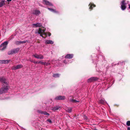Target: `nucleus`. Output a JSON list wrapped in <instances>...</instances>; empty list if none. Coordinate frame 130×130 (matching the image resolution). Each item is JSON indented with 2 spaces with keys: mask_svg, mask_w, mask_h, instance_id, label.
Returning <instances> with one entry per match:
<instances>
[{
  "mask_svg": "<svg viewBox=\"0 0 130 130\" xmlns=\"http://www.w3.org/2000/svg\"><path fill=\"white\" fill-rule=\"evenodd\" d=\"M8 85H6L5 87L4 86V87H2L0 89V94L7 92L8 90Z\"/></svg>",
  "mask_w": 130,
  "mask_h": 130,
  "instance_id": "obj_1",
  "label": "nucleus"
},
{
  "mask_svg": "<svg viewBox=\"0 0 130 130\" xmlns=\"http://www.w3.org/2000/svg\"><path fill=\"white\" fill-rule=\"evenodd\" d=\"M35 33L36 34L38 33L40 34V36L43 38H45L43 36V35H46V34L45 33V31L42 30L40 28H39L38 30H36L35 32Z\"/></svg>",
  "mask_w": 130,
  "mask_h": 130,
  "instance_id": "obj_2",
  "label": "nucleus"
},
{
  "mask_svg": "<svg viewBox=\"0 0 130 130\" xmlns=\"http://www.w3.org/2000/svg\"><path fill=\"white\" fill-rule=\"evenodd\" d=\"M8 43V42L7 41H5L0 46V48L2 47L1 50H3L5 49Z\"/></svg>",
  "mask_w": 130,
  "mask_h": 130,
  "instance_id": "obj_3",
  "label": "nucleus"
},
{
  "mask_svg": "<svg viewBox=\"0 0 130 130\" xmlns=\"http://www.w3.org/2000/svg\"><path fill=\"white\" fill-rule=\"evenodd\" d=\"M33 56L38 59H42L44 58L43 56L41 54H35L33 55Z\"/></svg>",
  "mask_w": 130,
  "mask_h": 130,
  "instance_id": "obj_4",
  "label": "nucleus"
},
{
  "mask_svg": "<svg viewBox=\"0 0 130 130\" xmlns=\"http://www.w3.org/2000/svg\"><path fill=\"white\" fill-rule=\"evenodd\" d=\"M125 0L122 1L121 3V8L123 10H124L126 8V6H125L126 3H125Z\"/></svg>",
  "mask_w": 130,
  "mask_h": 130,
  "instance_id": "obj_5",
  "label": "nucleus"
},
{
  "mask_svg": "<svg viewBox=\"0 0 130 130\" xmlns=\"http://www.w3.org/2000/svg\"><path fill=\"white\" fill-rule=\"evenodd\" d=\"M23 67V65L21 64L18 65L16 66H14L11 67V69L12 70H15L22 68Z\"/></svg>",
  "mask_w": 130,
  "mask_h": 130,
  "instance_id": "obj_6",
  "label": "nucleus"
},
{
  "mask_svg": "<svg viewBox=\"0 0 130 130\" xmlns=\"http://www.w3.org/2000/svg\"><path fill=\"white\" fill-rule=\"evenodd\" d=\"M2 82L5 84L6 85H8V83L7 81L5 78L3 77H0V82Z\"/></svg>",
  "mask_w": 130,
  "mask_h": 130,
  "instance_id": "obj_7",
  "label": "nucleus"
},
{
  "mask_svg": "<svg viewBox=\"0 0 130 130\" xmlns=\"http://www.w3.org/2000/svg\"><path fill=\"white\" fill-rule=\"evenodd\" d=\"M98 79V78L96 77H91L88 79L87 82H92L95 81Z\"/></svg>",
  "mask_w": 130,
  "mask_h": 130,
  "instance_id": "obj_8",
  "label": "nucleus"
},
{
  "mask_svg": "<svg viewBox=\"0 0 130 130\" xmlns=\"http://www.w3.org/2000/svg\"><path fill=\"white\" fill-rule=\"evenodd\" d=\"M40 13V12L39 10L35 9L33 10L32 13L36 15H38Z\"/></svg>",
  "mask_w": 130,
  "mask_h": 130,
  "instance_id": "obj_9",
  "label": "nucleus"
},
{
  "mask_svg": "<svg viewBox=\"0 0 130 130\" xmlns=\"http://www.w3.org/2000/svg\"><path fill=\"white\" fill-rule=\"evenodd\" d=\"M66 97L64 96L60 95L56 97L55 99L56 100H63L65 99Z\"/></svg>",
  "mask_w": 130,
  "mask_h": 130,
  "instance_id": "obj_10",
  "label": "nucleus"
},
{
  "mask_svg": "<svg viewBox=\"0 0 130 130\" xmlns=\"http://www.w3.org/2000/svg\"><path fill=\"white\" fill-rule=\"evenodd\" d=\"M43 3L45 5L51 6H53V4L48 1L46 0H43Z\"/></svg>",
  "mask_w": 130,
  "mask_h": 130,
  "instance_id": "obj_11",
  "label": "nucleus"
},
{
  "mask_svg": "<svg viewBox=\"0 0 130 130\" xmlns=\"http://www.w3.org/2000/svg\"><path fill=\"white\" fill-rule=\"evenodd\" d=\"M34 27H40L42 26V24L40 23H37L36 24H34L32 25Z\"/></svg>",
  "mask_w": 130,
  "mask_h": 130,
  "instance_id": "obj_12",
  "label": "nucleus"
},
{
  "mask_svg": "<svg viewBox=\"0 0 130 130\" xmlns=\"http://www.w3.org/2000/svg\"><path fill=\"white\" fill-rule=\"evenodd\" d=\"M38 112L39 113L43 114L45 115L49 116L50 115L49 113L45 111H42L40 110H39L38 111Z\"/></svg>",
  "mask_w": 130,
  "mask_h": 130,
  "instance_id": "obj_13",
  "label": "nucleus"
},
{
  "mask_svg": "<svg viewBox=\"0 0 130 130\" xmlns=\"http://www.w3.org/2000/svg\"><path fill=\"white\" fill-rule=\"evenodd\" d=\"M73 56V54H67L65 56V58L71 59L72 58Z\"/></svg>",
  "mask_w": 130,
  "mask_h": 130,
  "instance_id": "obj_14",
  "label": "nucleus"
},
{
  "mask_svg": "<svg viewBox=\"0 0 130 130\" xmlns=\"http://www.w3.org/2000/svg\"><path fill=\"white\" fill-rule=\"evenodd\" d=\"M60 107L59 106H55L52 107L51 108V110L55 111L56 110H58L59 108H60Z\"/></svg>",
  "mask_w": 130,
  "mask_h": 130,
  "instance_id": "obj_15",
  "label": "nucleus"
},
{
  "mask_svg": "<svg viewBox=\"0 0 130 130\" xmlns=\"http://www.w3.org/2000/svg\"><path fill=\"white\" fill-rule=\"evenodd\" d=\"M5 4V1L2 0L0 2V7H1Z\"/></svg>",
  "mask_w": 130,
  "mask_h": 130,
  "instance_id": "obj_16",
  "label": "nucleus"
},
{
  "mask_svg": "<svg viewBox=\"0 0 130 130\" xmlns=\"http://www.w3.org/2000/svg\"><path fill=\"white\" fill-rule=\"evenodd\" d=\"M70 102L73 103H77L79 102V100H76L73 99H71L70 100Z\"/></svg>",
  "mask_w": 130,
  "mask_h": 130,
  "instance_id": "obj_17",
  "label": "nucleus"
},
{
  "mask_svg": "<svg viewBox=\"0 0 130 130\" xmlns=\"http://www.w3.org/2000/svg\"><path fill=\"white\" fill-rule=\"evenodd\" d=\"M54 42L52 40H47L45 42L46 44H53Z\"/></svg>",
  "mask_w": 130,
  "mask_h": 130,
  "instance_id": "obj_18",
  "label": "nucleus"
},
{
  "mask_svg": "<svg viewBox=\"0 0 130 130\" xmlns=\"http://www.w3.org/2000/svg\"><path fill=\"white\" fill-rule=\"evenodd\" d=\"M12 50L13 51V53L14 54L18 52L19 51L20 49L19 48H17Z\"/></svg>",
  "mask_w": 130,
  "mask_h": 130,
  "instance_id": "obj_19",
  "label": "nucleus"
},
{
  "mask_svg": "<svg viewBox=\"0 0 130 130\" xmlns=\"http://www.w3.org/2000/svg\"><path fill=\"white\" fill-rule=\"evenodd\" d=\"M66 110L69 112H71L72 111V109L71 108L68 107L66 108Z\"/></svg>",
  "mask_w": 130,
  "mask_h": 130,
  "instance_id": "obj_20",
  "label": "nucleus"
},
{
  "mask_svg": "<svg viewBox=\"0 0 130 130\" xmlns=\"http://www.w3.org/2000/svg\"><path fill=\"white\" fill-rule=\"evenodd\" d=\"M48 10L51 11L52 12H53L55 13H58V12L57 11H56L55 10L51 8H48Z\"/></svg>",
  "mask_w": 130,
  "mask_h": 130,
  "instance_id": "obj_21",
  "label": "nucleus"
},
{
  "mask_svg": "<svg viewBox=\"0 0 130 130\" xmlns=\"http://www.w3.org/2000/svg\"><path fill=\"white\" fill-rule=\"evenodd\" d=\"M60 74H53V76L55 78L59 77V76Z\"/></svg>",
  "mask_w": 130,
  "mask_h": 130,
  "instance_id": "obj_22",
  "label": "nucleus"
},
{
  "mask_svg": "<svg viewBox=\"0 0 130 130\" xmlns=\"http://www.w3.org/2000/svg\"><path fill=\"white\" fill-rule=\"evenodd\" d=\"M8 54L9 55H11L14 53L13 50L9 51L8 53Z\"/></svg>",
  "mask_w": 130,
  "mask_h": 130,
  "instance_id": "obj_23",
  "label": "nucleus"
},
{
  "mask_svg": "<svg viewBox=\"0 0 130 130\" xmlns=\"http://www.w3.org/2000/svg\"><path fill=\"white\" fill-rule=\"evenodd\" d=\"M99 102L100 103L102 104H104L105 102V101L102 99H101L99 101Z\"/></svg>",
  "mask_w": 130,
  "mask_h": 130,
  "instance_id": "obj_24",
  "label": "nucleus"
},
{
  "mask_svg": "<svg viewBox=\"0 0 130 130\" xmlns=\"http://www.w3.org/2000/svg\"><path fill=\"white\" fill-rule=\"evenodd\" d=\"M10 61V60H4V63H8Z\"/></svg>",
  "mask_w": 130,
  "mask_h": 130,
  "instance_id": "obj_25",
  "label": "nucleus"
},
{
  "mask_svg": "<svg viewBox=\"0 0 130 130\" xmlns=\"http://www.w3.org/2000/svg\"><path fill=\"white\" fill-rule=\"evenodd\" d=\"M15 44L16 45H19L20 44V41H17L15 42Z\"/></svg>",
  "mask_w": 130,
  "mask_h": 130,
  "instance_id": "obj_26",
  "label": "nucleus"
},
{
  "mask_svg": "<svg viewBox=\"0 0 130 130\" xmlns=\"http://www.w3.org/2000/svg\"><path fill=\"white\" fill-rule=\"evenodd\" d=\"M27 42H28V41L27 40H26V41H20V42L21 44L25 43Z\"/></svg>",
  "mask_w": 130,
  "mask_h": 130,
  "instance_id": "obj_27",
  "label": "nucleus"
},
{
  "mask_svg": "<svg viewBox=\"0 0 130 130\" xmlns=\"http://www.w3.org/2000/svg\"><path fill=\"white\" fill-rule=\"evenodd\" d=\"M126 124L127 126H130V121H127L126 123Z\"/></svg>",
  "mask_w": 130,
  "mask_h": 130,
  "instance_id": "obj_28",
  "label": "nucleus"
},
{
  "mask_svg": "<svg viewBox=\"0 0 130 130\" xmlns=\"http://www.w3.org/2000/svg\"><path fill=\"white\" fill-rule=\"evenodd\" d=\"M93 6V7H95V5L94 4H93L92 5H91L89 7V8L91 9H92V7Z\"/></svg>",
  "mask_w": 130,
  "mask_h": 130,
  "instance_id": "obj_29",
  "label": "nucleus"
},
{
  "mask_svg": "<svg viewBox=\"0 0 130 130\" xmlns=\"http://www.w3.org/2000/svg\"><path fill=\"white\" fill-rule=\"evenodd\" d=\"M47 121L51 123H52V121L50 119H48L47 120Z\"/></svg>",
  "mask_w": 130,
  "mask_h": 130,
  "instance_id": "obj_30",
  "label": "nucleus"
},
{
  "mask_svg": "<svg viewBox=\"0 0 130 130\" xmlns=\"http://www.w3.org/2000/svg\"><path fill=\"white\" fill-rule=\"evenodd\" d=\"M0 63H4V60H0Z\"/></svg>",
  "mask_w": 130,
  "mask_h": 130,
  "instance_id": "obj_31",
  "label": "nucleus"
},
{
  "mask_svg": "<svg viewBox=\"0 0 130 130\" xmlns=\"http://www.w3.org/2000/svg\"><path fill=\"white\" fill-rule=\"evenodd\" d=\"M40 63L41 64H43V62L41 61H38V64Z\"/></svg>",
  "mask_w": 130,
  "mask_h": 130,
  "instance_id": "obj_32",
  "label": "nucleus"
},
{
  "mask_svg": "<svg viewBox=\"0 0 130 130\" xmlns=\"http://www.w3.org/2000/svg\"><path fill=\"white\" fill-rule=\"evenodd\" d=\"M33 63H36V64H38V61H33Z\"/></svg>",
  "mask_w": 130,
  "mask_h": 130,
  "instance_id": "obj_33",
  "label": "nucleus"
},
{
  "mask_svg": "<svg viewBox=\"0 0 130 130\" xmlns=\"http://www.w3.org/2000/svg\"><path fill=\"white\" fill-rule=\"evenodd\" d=\"M50 63H46V65L47 66L49 65H50Z\"/></svg>",
  "mask_w": 130,
  "mask_h": 130,
  "instance_id": "obj_34",
  "label": "nucleus"
},
{
  "mask_svg": "<svg viewBox=\"0 0 130 130\" xmlns=\"http://www.w3.org/2000/svg\"><path fill=\"white\" fill-rule=\"evenodd\" d=\"M46 62H43V65H46Z\"/></svg>",
  "mask_w": 130,
  "mask_h": 130,
  "instance_id": "obj_35",
  "label": "nucleus"
},
{
  "mask_svg": "<svg viewBox=\"0 0 130 130\" xmlns=\"http://www.w3.org/2000/svg\"><path fill=\"white\" fill-rule=\"evenodd\" d=\"M29 61L31 62H33V61H32V60H31L30 59H29Z\"/></svg>",
  "mask_w": 130,
  "mask_h": 130,
  "instance_id": "obj_36",
  "label": "nucleus"
},
{
  "mask_svg": "<svg viewBox=\"0 0 130 130\" xmlns=\"http://www.w3.org/2000/svg\"><path fill=\"white\" fill-rule=\"evenodd\" d=\"M127 130H130V127H128L127 128Z\"/></svg>",
  "mask_w": 130,
  "mask_h": 130,
  "instance_id": "obj_37",
  "label": "nucleus"
},
{
  "mask_svg": "<svg viewBox=\"0 0 130 130\" xmlns=\"http://www.w3.org/2000/svg\"><path fill=\"white\" fill-rule=\"evenodd\" d=\"M7 1L8 2H9L11 1V0H7Z\"/></svg>",
  "mask_w": 130,
  "mask_h": 130,
  "instance_id": "obj_38",
  "label": "nucleus"
},
{
  "mask_svg": "<svg viewBox=\"0 0 130 130\" xmlns=\"http://www.w3.org/2000/svg\"><path fill=\"white\" fill-rule=\"evenodd\" d=\"M129 8L130 9V5H129Z\"/></svg>",
  "mask_w": 130,
  "mask_h": 130,
  "instance_id": "obj_39",
  "label": "nucleus"
},
{
  "mask_svg": "<svg viewBox=\"0 0 130 130\" xmlns=\"http://www.w3.org/2000/svg\"><path fill=\"white\" fill-rule=\"evenodd\" d=\"M51 34L50 33H49V34L48 35H49V36H50L51 35Z\"/></svg>",
  "mask_w": 130,
  "mask_h": 130,
  "instance_id": "obj_40",
  "label": "nucleus"
},
{
  "mask_svg": "<svg viewBox=\"0 0 130 130\" xmlns=\"http://www.w3.org/2000/svg\"><path fill=\"white\" fill-rule=\"evenodd\" d=\"M64 63H65V62H64H64H63Z\"/></svg>",
  "mask_w": 130,
  "mask_h": 130,
  "instance_id": "obj_41",
  "label": "nucleus"
},
{
  "mask_svg": "<svg viewBox=\"0 0 130 130\" xmlns=\"http://www.w3.org/2000/svg\"><path fill=\"white\" fill-rule=\"evenodd\" d=\"M94 130H98L96 129H95Z\"/></svg>",
  "mask_w": 130,
  "mask_h": 130,
  "instance_id": "obj_42",
  "label": "nucleus"
}]
</instances>
